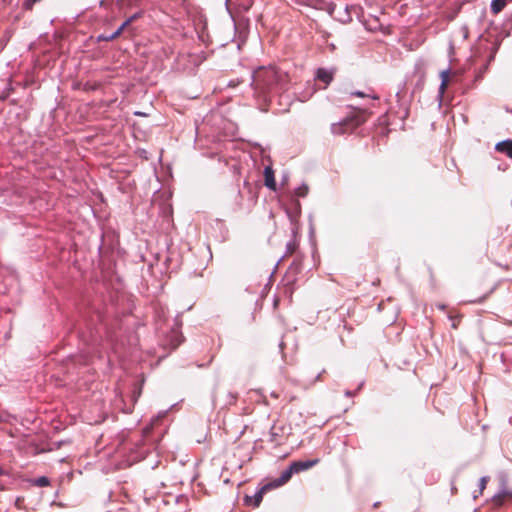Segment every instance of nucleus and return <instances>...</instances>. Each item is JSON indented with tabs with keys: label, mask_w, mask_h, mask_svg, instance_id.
<instances>
[{
	"label": "nucleus",
	"mask_w": 512,
	"mask_h": 512,
	"mask_svg": "<svg viewBox=\"0 0 512 512\" xmlns=\"http://www.w3.org/2000/svg\"><path fill=\"white\" fill-rule=\"evenodd\" d=\"M140 13H135L134 15L130 16L128 18V20L130 21V23H133L135 20H137L139 17H140Z\"/></svg>",
	"instance_id": "nucleus-18"
},
{
	"label": "nucleus",
	"mask_w": 512,
	"mask_h": 512,
	"mask_svg": "<svg viewBox=\"0 0 512 512\" xmlns=\"http://www.w3.org/2000/svg\"><path fill=\"white\" fill-rule=\"evenodd\" d=\"M130 21L127 19L114 33L113 35H100L99 40L101 41H112L118 38L125 29L130 25Z\"/></svg>",
	"instance_id": "nucleus-8"
},
{
	"label": "nucleus",
	"mask_w": 512,
	"mask_h": 512,
	"mask_svg": "<svg viewBox=\"0 0 512 512\" xmlns=\"http://www.w3.org/2000/svg\"><path fill=\"white\" fill-rule=\"evenodd\" d=\"M139 0H118L121 6H132L136 4Z\"/></svg>",
	"instance_id": "nucleus-15"
},
{
	"label": "nucleus",
	"mask_w": 512,
	"mask_h": 512,
	"mask_svg": "<svg viewBox=\"0 0 512 512\" xmlns=\"http://www.w3.org/2000/svg\"><path fill=\"white\" fill-rule=\"evenodd\" d=\"M496 151L503 153L507 155L508 157L512 158V140L506 139L501 142H498L495 145Z\"/></svg>",
	"instance_id": "nucleus-7"
},
{
	"label": "nucleus",
	"mask_w": 512,
	"mask_h": 512,
	"mask_svg": "<svg viewBox=\"0 0 512 512\" xmlns=\"http://www.w3.org/2000/svg\"><path fill=\"white\" fill-rule=\"evenodd\" d=\"M501 497H502V496H500V495L495 496V501H496L497 503H500V501H501Z\"/></svg>",
	"instance_id": "nucleus-20"
},
{
	"label": "nucleus",
	"mask_w": 512,
	"mask_h": 512,
	"mask_svg": "<svg viewBox=\"0 0 512 512\" xmlns=\"http://www.w3.org/2000/svg\"><path fill=\"white\" fill-rule=\"evenodd\" d=\"M509 0H492L491 2V11L494 13V14H498L499 12H501L503 10V8L506 6L507 2Z\"/></svg>",
	"instance_id": "nucleus-11"
},
{
	"label": "nucleus",
	"mask_w": 512,
	"mask_h": 512,
	"mask_svg": "<svg viewBox=\"0 0 512 512\" xmlns=\"http://www.w3.org/2000/svg\"><path fill=\"white\" fill-rule=\"evenodd\" d=\"M487 480H488V477H486V476L480 478L479 493H482V491L484 490Z\"/></svg>",
	"instance_id": "nucleus-16"
},
{
	"label": "nucleus",
	"mask_w": 512,
	"mask_h": 512,
	"mask_svg": "<svg viewBox=\"0 0 512 512\" xmlns=\"http://www.w3.org/2000/svg\"><path fill=\"white\" fill-rule=\"evenodd\" d=\"M353 95L358 96V97H364L365 96V94L363 92H360V91L354 92Z\"/></svg>",
	"instance_id": "nucleus-19"
},
{
	"label": "nucleus",
	"mask_w": 512,
	"mask_h": 512,
	"mask_svg": "<svg viewBox=\"0 0 512 512\" xmlns=\"http://www.w3.org/2000/svg\"><path fill=\"white\" fill-rule=\"evenodd\" d=\"M32 485L37 487H47L50 485V480L46 476H41L39 478L32 480Z\"/></svg>",
	"instance_id": "nucleus-12"
},
{
	"label": "nucleus",
	"mask_w": 512,
	"mask_h": 512,
	"mask_svg": "<svg viewBox=\"0 0 512 512\" xmlns=\"http://www.w3.org/2000/svg\"><path fill=\"white\" fill-rule=\"evenodd\" d=\"M308 193V187L307 186H301L296 190V195L298 197H305Z\"/></svg>",
	"instance_id": "nucleus-14"
},
{
	"label": "nucleus",
	"mask_w": 512,
	"mask_h": 512,
	"mask_svg": "<svg viewBox=\"0 0 512 512\" xmlns=\"http://www.w3.org/2000/svg\"><path fill=\"white\" fill-rule=\"evenodd\" d=\"M320 462L319 458H314L311 460H299L291 463V466L295 472V474L300 473L302 471H306L314 466H316Z\"/></svg>",
	"instance_id": "nucleus-3"
},
{
	"label": "nucleus",
	"mask_w": 512,
	"mask_h": 512,
	"mask_svg": "<svg viewBox=\"0 0 512 512\" xmlns=\"http://www.w3.org/2000/svg\"><path fill=\"white\" fill-rule=\"evenodd\" d=\"M278 71L274 67H261L253 74L252 85L256 91L266 94L278 83Z\"/></svg>",
	"instance_id": "nucleus-2"
},
{
	"label": "nucleus",
	"mask_w": 512,
	"mask_h": 512,
	"mask_svg": "<svg viewBox=\"0 0 512 512\" xmlns=\"http://www.w3.org/2000/svg\"><path fill=\"white\" fill-rule=\"evenodd\" d=\"M272 487L271 484L264 485L253 497L246 496L247 503L253 502L254 507H258L263 500V496Z\"/></svg>",
	"instance_id": "nucleus-6"
},
{
	"label": "nucleus",
	"mask_w": 512,
	"mask_h": 512,
	"mask_svg": "<svg viewBox=\"0 0 512 512\" xmlns=\"http://www.w3.org/2000/svg\"><path fill=\"white\" fill-rule=\"evenodd\" d=\"M321 375H322V373H319L317 376V379H321Z\"/></svg>",
	"instance_id": "nucleus-22"
},
{
	"label": "nucleus",
	"mask_w": 512,
	"mask_h": 512,
	"mask_svg": "<svg viewBox=\"0 0 512 512\" xmlns=\"http://www.w3.org/2000/svg\"><path fill=\"white\" fill-rule=\"evenodd\" d=\"M317 78L320 81L324 82L325 84H329L332 81V79H333V75L328 70L323 69V68H319L317 70Z\"/></svg>",
	"instance_id": "nucleus-10"
},
{
	"label": "nucleus",
	"mask_w": 512,
	"mask_h": 512,
	"mask_svg": "<svg viewBox=\"0 0 512 512\" xmlns=\"http://www.w3.org/2000/svg\"><path fill=\"white\" fill-rule=\"evenodd\" d=\"M2 420V417L0 416V421Z\"/></svg>",
	"instance_id": "nucleus-24"
},
{
	"label": "nucleus",
	"mask_w": 512,
	"mask_h": 512,
	"mask_svg": "<svg viewBox=\"0 0 512 512\" xmlns=\"http://www.w3.org/2000/svg\"><path fill=\"white\" fill-rule=\"evenodd\" d=\"M264 181H265V185L268 188H270L272 190L276 189V181H275V177H274V171L271 167H265Z\"/></svg>",
	"instance_id": "nucleus-9"
},
{
	"label": "nucleus",
	"mask_w": 512,
	"mask_h": 512,
	"mask_svg": "<svg viewBox=\"0 0 512 512\" xmlns=\"http://www.w3.org/2000/svg\"><path fill=\"white\" fill-rule=\"evenodd\" d=\"M173 336L176 338V340L171 343V346L173 349H176L180 345L181 339H180V336L176 333Z\"/></svg>",
	"instance_id": "nucleus-17"
},
{
	"label": "nucleus",
	"mask_w": 512,
	"mask_h": 512,
	"mask_svg": "<svg viewBox=\"0 0 512 512\" xmlns=\"http://www.w3.org/2000/svg\"><path fill=\"white\" fill-rule=\"evenodd\" d=\"M496 50H497V46L493 47L492 52L490 53L488 58L485 60V62L483 64H481L480 68L477 70L476 75H475L476 80H480L484 77L486 71L488 70L490 63L495 58Z\"/></svg>",
	"instance_id": "nucleus-4"
},
{
	"label": "nucleus",
	"mask_w": 512,
	"mask_h": 512,
	"mask_svg": "<svg viewBox=\"0 0 512 512\" xmlns=\"http://www.w3.org/2000/svg\"><path fill=\"white\" fill-rule=\"evenodd\" d=\"M6 474L5 470L0 466V476Z\"/></svg>",
	"instance_id": "nucleus-21"
},
{
	"label": "nucleus",
	"mask_w": 512,
	"mask_h": 512,
	"mask_svg": "<svg viewBox=\"0 0 512 512\" xmlns=\"http://www.w3.org/2000/svg\"><path fill=\"white\" fill-rule=\"evenodd\" d=\"M442 75V82H441V85L439 87V90H440V93L442 94L445 87H446V84H447V75H448V71H443L441 73Z\"/></svg>",
	"instance_id": "nucleus-13"
},
{
	"label": "nucleus",
	"mask_w": 512,
	"mask_h": 512,
	"mask_svg": "<svg viewBox=\"0 0 512 512\" xmlns=\"http://www.w3.org/2000/svg\"><path fill=\"white\" fill-rule=\"evenodd\" d=\"M369 113L363 109L353 110L347 117L337 123L331 125V132L334 135H342L345 133H351L357 127L364 124L368 118Z\"/></svg>",
	"instance_id": "nucleus-1"
},
{
	"label": "nucleus",
	"mask_w": 512,
	"mask_h": 512,
	"mask_svg": "<svg viewBox=\"0 0 512 512\" xmlns=\"http://www.w3.org/2000/svg\"><path fill=\"white\" fill-rule=\"evenodd\" d=\"M509 421H510V423H512V417L510 418V420H509Z\"/></svg>",
	"instance_id": "nucleus-23"
},
{
	"label": "nucleus",
	"mask_w": 512,
	"mask_h": 512,
	"mask_svg": "<svg viewBox=\"0 0 512 512\" xmlns=\"http://www.w3.org/2000/svg\"><path fill=\"white\" fill-rule=\"evenodd\" d=\"M295 474L291 464L287 469L281 472L279 478H277L271 485L272 487H279L284 484H286L292 477V475Z\"/></svg>",
	"instance_id": "nucleus-5"
}]
</instances>
